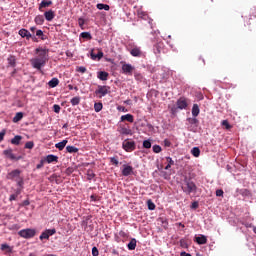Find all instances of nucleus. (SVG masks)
<instances>
[{"instance_id": "obj_48", "label": "nucleus", "mask_w": 256, "mask_h": 256, "mask_svg": "<svg viewBox=\"0 0 256 256\" xmlns=\"http://www.w3.org/2000/svg\"><path fill=\"white\" fill-rule=\"evenodd\" d=\"M39 239H40L41 241H43V239H49V234H47V231H46V230L41 233Z\"/></svg>"}, {"instance_id": "obj_12", "label": "nucleus", "mask_w": 256, "mask_h": 256, "mask_svg": "<svg viewBox=\"0 0 256 256\" xmlns=\"http://www.w3.org/2000/svg\"><path fill=\"white\" fill-rule=\"evenodd\" d=\"M18 34L20 35V37H22L23 39H27V41H29V39H31V32H29L27 29L22 28L19 30Z\"/></svg>"}, {"instance_id": "obj_20", "label": "nucleus", "mask_w": 256, "mask_h": 256, "mask_svg": "<svg viewBox=\"0 0 256 256\" xmlns=\"http://www.w3.org/2000/svg\"><path fill=\"white\" fill-rule=\"evenodd\" d=\"M68 141L67 140H62L61 142H58L55 144L56 149L59 151H63L65 147L67 146Z\"/></svg>"}, {"instance_id": "obj_62", "label": "nucleus", "mask_w": 256, "mask_h": 256, "mask_svg": "<svg viewBox=\"0 0 256 256\" xmlns=\"http://www.w3.org/2000/svg\"><path fill=\"white\" fill-rule=\"evenodd\" d=\"M22 205H23V207L29 206V205H30L29 200H24V201L22 202Z\"/></svg>"}, {"instance_id": "obj_4", "label": "nucleus", "mask_w": 256, "mask_h": 256, "mask_svg": "<svg viewBox=\"0 0 256 256\" xmlns=\"http://www.w3.org/2000/svg\"><path fill=\"white\" fill-rule=\"evenodd\" d=\"M30 63L34 69L41 71V67H45L47 61L41 60L39 58H33L30 60Z\"/></svg>"}, {"instance_id": "obj_22", "label": "nucleus", "mask_w": 256, "mask_h": 256, "mask_svg": "<svg viewBox=\"0 0 256 256\" xmlns=\"http://www.w3.org/2000/svg\"><path fill=\"white\" fill-rule=\"evenodd\" d=\"M98 79H100V81H107V79H109V73L105 71H100L98 73Z\"/></svg>"}, {"instance_id": "obj_39", "label": "nucleus", "mask_w": 256, "mask_h": 256, "mask_svg": "<svg viewBox=\"0 0 256 256\" xmlns=\"http://www.w3.org/2000/svg\"><path fill=\"white\" fill-rule=\"evenodd\" d=\"M80 37H82V39H89V40L93 39V37L91 36V33L89 32H82L80 34Z\"/></svg>"}, {"instance_id": "obj_37", "label": "nucleus", "mask_w": 256, "mask_h": 256, "mask_svg": "<svg viewBox=\"0 0 256 256\" xmlns=\"http://www.w3.org/2000/svg\"><path fill=\"white\" fill-rule=\"evenodd\" d=\"M36 37H40L42 41H45L47 39V36L43 33L42 30H37L36 31Z\"/></svg>"}, {"instance_id": "obj_31", "label": "nucleus", "mask_w": 256, "mask_h": 256, "mask_svg": "<svg viewBox=\"0 0 256 256\" xmlns=\"http://www.w3.org/2000/svg\"><path fill=\"white\" fill-rule=\"evenodd\" d=\"M21 139H23V137L17 135L14 138L11 139V143L12 145H19L21 143Z\"/></svg>"}, {"instance_id": "obj_32", "label": "nucleus", "mask_w": 256, "mask_h": 256, "mask_svg": "<svg viewBox=\"0 0 256 256\" xmlns=\"http://www.w3.org/2000/svg\"><path fill=\"white\" fill-rule=\"evenodd\" d=\"M166 161H167L168 165L165 167V170H166V171H169V168H170L172 165H175V161H173V158H172V157H166Z\"/></svg>"}, {"instance_id": "obj_64", "label": "nucleus", "mask_w": 256, "mask_h": 256, "mask_svg": "<svg viewBox=\"0 0 256 256\" xmlns=\"http://www.w3.org/2000/svg\"><path fill=\"white\" fill-rule=\"evenodd\" d=\"M180 256H191V254L187 252H181Z\"/></svg>"}, {"instance_id": "obj_45", "label": "nucleus", "mask_w": 256, "mask_h": 256, "mask_svg": "<svg viewBox=\"0 0 256 256\" xmlns=\"http://www.w3.org/2000/svg\"><path fill=\"white\" fill-rule=\"evenodd\" d=\"M143 147H144V149H151V141L144 140L143 141Z\"/></svg>"}, {"instance_id": "obj_6", "label": "nucleus", "mask_w": 256, "mask_h": 256, "mask_svg": "<svg viewBox=\"0 0 256 256\" xmlns=\"http://www.w3.org/2000/svg\"><path fill=\"white\" fill-rule=\"evenodd\" d=\"M110 89L111 88L109 86H98L95 94L100 95L99 98L101 99V97H105V95H108Z\"/></svg>"}, {"instance_id": "obj_11", "label": "nucleus", "mask_w": 256, "mask_h": 256, "mask_svg": "<svg viewBox=\"0 0 256 256\" xmlns=\"http://www.w3.org/2000/svg\"><path fill=\"white\" fill-rule=\"evenodd\" d=\"M8 67H17V57L15 55L10 54L7 58Z\"/></svg>"}, {"instance_id": "obj_36", "label": "nucleus", "mask_w": 256, "mask_h": 256, "mask_svg": "<svg viewBox=\"0 0 256 256\" xmlns=\"http://www.w3.org/2000/svg\"><path fill=\"white\" fill-rule=\"evenodd\" d=\"M1 250L6 251V253H11L13 251L11 246H9L8 244H2L1 245Z\"/></svg>"}, {"instance_id": "obj_55", "label": "nucleus", "mask_w": 256, "mask_h": 256, "mask_svg": "<svg viewBox=\"0 0 256 256\" xmlns=\"http://www.w3.org/2000/svg\"><path fill=\"white\" fill-rule=\"evenodd\" d=\"M43 165H45V160H41L40 163L36 165V169H43Z\"/></svg>"}, {"instance_id": "obj_34", "label": "nucleus", "mask_w": 256, "mask_h": 256, "mask_svg": "<svg viewBox=\"0 0 256 256\" xmlns=\"http://www.w3.org/2000/svg\"><path fill=\"white\" fill-rule=\"evenodd\" d=\"M191 154L193 155V157H199V155H201V150L199 149V147H194L191 150Z\"/></svg>"}, {"instance_id": "obj_17", "label": "nucleus", "mask_w": 256, "mask_h": 256, "mask_svg": "<svg viewBox=\"0 0 256 256\" xmlns=\"http://www.w3.org/2000/svg\"><path fill=\"white\" fill-rule=\"evenodd\" d=\"M120 121H128V123H133V121H135V118L132 114H126L121 116Z\"/></svg>"}, {"instance_id": "obj_63", "label": "nucleus", "mask_w": 256, "mask_h": 256, "mask_svg": "<svg viewBox=\"0 0 256 256\" xmlns=\"http://www.w3.org/2000/svg\"><path fill=\"white\" fill-rule=\"evenodd\" d=\"M119 235H120V237H124V238L127 237V234L125 231H120Z\"/></svg>"}, {"instance_id": "obj_13", "label": "nucleus", "mask_w": 256, "mask_h": 256, "mask_svg": "<svg viewBox=\"0 0 256 256\" xmlns=\"http://www.w3.org/2000/svg\"><path fill=\"white\" fill-rule=\"evenodd\" d=\"M53 5V1L51 0H42L39 4V11H43V9H47V7H51Z\"/></svg>"}, {"instance_id": "obj_40", "label": "nucleus", "mask_w": 256, "mask_h": 256, "mask_svg": "<svg viewBox=\"0 0 256 256\" xmlns=\"http://www.w3.org/2000/svg\"><path fill=\"white\" fill-rule=\"evenodd\" d=\"M221 124H222V127H225V129H227V131H229V129L233 127L231 126V124H229V121L227 120H223Z\"/></svg>"}, {"instance_id": "obj_3", "label": "nucleus", "mask_w": 256, "mask_h": 256, "mask_svg": "<svg viewBox=\"0 0 256 256\" xmlns=\"http://www.w3.org/2000/svg\"><path fill=\"white\" fill-rule=\"evenodd\" d=\"M122 148L127 153H131V152L135 151V149H137V146L135 144V141H130L129 139H126L122 142Z\"/></svg>"}, {"instance_id": "obj_46", "label": "nucleus", "mask_w": 256, "mask_h": 256, "mask_svg": "<svg viewBox=\"0 0 256 256\" xmlns=\"http://www.w3.org/2000/svg\"><path fill=\"white\" fill-rule=\"evenodd\" d=\"M33 147H35V143H33V141L26 142L25 149H33Z\"/></svg>"}, {"instance_id": "obj_41", "label": "nucleus", "mask_w": 256, "mask_h": 256, "mask_svg": "<svg viewBox=\"0 0 256 256\" xmlns=\"http://www.w3.org/2000/svg\"><path fill=\"white\" fill-rule=\"evenodd\" d=\"M149 211H155V203L152 200L147 201Z\"/></svg>"}, {"instance_id": "obj_43", "label": "nucleus", "mask_w": 256, "mask_h": 256, "mask_svg": "<svg viewBox=\"0 0 256 256\" xmlns=\"http://www.w3.org/2000/svg\"><path fill=\"white\" fill-rule=\"evenodd\" d=\"M19 193H21L19 190L15 194L10 195L9 201H16L17 197H19Z\"/></svg>"}, {"instance_id": "obj_30", "label": "nucleus", "mask_w": 256, "mask_h": 256, "mask_svg": "<svg viewBox=\"0 0 256 256\" xmlns=\"http://www.w3.org/2000/svg\"><path fill=\"white\" fill-rule=\"evenodd\" d=\"M23 119V112H18L13 118V123H19Z\"/></svg>"}, {"instance_id": "obj_19", "label": "nucleus", "mask_w": 256, "mask_h": 256, "mask_svg": "<svg viewBox=\"0 0 256 256\" xmlns=\"http://www.w3.org/2000/svg\"><path fill=\"white\" fill-rule=\"evenodd\" d=\"M45 161H47L48 163H57V161H59V157H57L56 155L50 154L46 156Z\"/></svg>"}, {"instance_id": "obj_54", "label": "nucleus", "mask_w": 256, "mask_h": 256, "mask_svg": "<svg viewBox=\"0 0 256 256\" xmlns=\"http://www.w3.org/2000/svg\"><path fill=\"white\" fill-rule=\"evenodd\" d=\"M189 123H191V125H197V123H199V120H197V118H190Z\"/></svg>"}, {"instance_id": "obj_15", "label": "nucleus", "mask_w": 256, "mask_h": 256, "mask_svg": "<svg viewBox=\"0 0 256 256\" xmlns=\"http://www.w3.org/2000/svg\"><path fill=\"white\" fill-rule=\"evenodd\" d=\"M195 241L198 245H206L207 236H205V235L196 236Z\"/></svg>"}, {"instance_id": "obj_24", "label": "nucleus", "mask_w": 256, "mask_h": 256, "mask_svg": "<svg viewBox=\"0 0 256 256\" xmlns=\"http://www.w3.org/2000/svg\"><path fill=\"white\" fill-rule=\"evenodd\" d=\"M132 57H141V48L135 47L130 51Z\"/></svg>"}, {"instance_id": "obj_35", "label": "nucleus", "mask_w": 256, "mask_h": 256, "mask_svg": "<svg viewBox=\"0 0 256 256\" xmlns=\"http://www.w3.org/2000/svg\"><path fill=\"white\" fill-rule=\"evenodd\" d=\"M96 7H97V9H99L100 11H103V9H104V11H109V9H110L109 5L103 4V3L97 4Z\"/></svg>"}, {"instance_id": "obj_51", "label": "nucleus", "mask_w": 256, "mask_h": 256, "mask_svg": "<svg viewBox=\"0 0 256 256\" xmlns=\"http://www.w3.org/2000/svg\"><path fill=\"white\" fill-rule=\"evenodd\" d=\"M53 111H54V113H60L61 112V106H59V104H54L53 105Z\"/></svg>"}, {"instance_id": "obj_26", "label": "nucleus", "mask_w": 256, "mask_h": 256, "mask_svg": "<svg viewBox=\"0 0 256 256\" xmlns=\"http://www.w3.org/2000/svg\"><path fill=\"white\" fill-rule=\"evenodd\" d=\"M91 59H93V61L97 60H101L103 59V51H99L97 54H94L93 52H91Z\"/></svg>"}, {"instance_id": "obj_27", "label": "nucleus", "mask_w": 256, "mask_h": 256, "mask_svg": "<svg viewBox=\"0 0 256 256\" xmlns=\"http://www.w3.org/2000/svg\"><path fill=\"white\" fill-rule=\"evenodd\" d=\"M34 21L36 25H43V23H45V18L43 17V15H38L35 17Z\"/></svg>"}, {"instance_id": "obj_14", "label": "nucleus", "mask_w": 256, "mask_h": 256, "mask_svg": "<svg viewBox=\"0 0 256 256\" xmlns=\"http://www.w3.org/2000/svg\"><path fill=\"white\" fill-rule=\"evenodd\" d=\"M133 173V166L124 165V168L122 170V175L124 177H129Z\"/></svg>"}, {"instance_id": "obj_56", "label": "nucleus", "mask_w": 256, "mask_h": 256, "mask_svg": "<svg viewBox=\"0 0 256 256\" xmlns=\"http://www.w3.org/2000/svg\"><path fill=\"white\" fill-rule=\"evenodd\" d=\"M78 25H79V27H83V25H85V19L79 18L78 19Z\"/></svg>"}, {"instance_id": "obj_25", "label": "nucleus", "mask_w": 256, "mask_h": 256, "mask_svg": "<svg viewBox=\"0 0 256 256\" xmlns=\"http://www.w3.org/2000/svg\"><path fill=\"white\" fill-rule=\"evenodd\" d=\"M200 112H201V110L199 109V105L198 104H193V107H192L193 117H198Z\"/></svg>"}, {"instance_id": "obj_50", "label": "nucleus", "mask_w": 256, "mask_h": 256, "mask_svg": "<svg viewBox=\"0 0 256 256\" xmlns=\"http://www.w3.org/2000/svg\"><path fill=\"white\" fill-rule=\"evenodd\" d=\"M110 162L115 165V167L119 166V160L116 157L110 158Z\"/></svg>"}, {"instance_id": "obj_8", "label": "nucleus", "mask_w": 256, "mask_h": 256, "mask_svg": "<svg viewBox=\"0 0 256 256\" xmlns=\"http://www.w3.org/2000/svg\"><path fill=\"white\" fill-rule=\"evenodd\" d=\"M21 177V170L16 169L7 174L6 179L13 181V179H19Z\"/></svg>"}, {"instance_id": "obj_29", "label": "nucleus", "mask_w": 256, "mask_h": 256, "mask_svg": "<svg viewBox=\"0 0 256 256\" xmlns=\"http://www.w3.org/2000/svg\"><path fill=\"white\" fill-rule=\"evenodd\" d=\"M49 87H51L52 89L57 87V85H59V79L57 78H52L49 82H48Z\"/></svg>"}, {"instance_id": "obj_60", "label": "nucleus", "mask_w": 256, "mask_h": 256, "mask_svg": "<svg viewBox=\"0 0 256 256\" xmlns=\"http://www.w3.org/2000/svg\"><path fill=\"white\" fill-rule=\"evenodd\" d=\"M164 146L165 147H171V141H169V139H165L164 140Z\"/></svg>"}, {"instance_id": "obj_10", "label": "nucleus", "mask_w": 256, "mask_h": 256, "mask_svg": "<svg viewBox=\"0 0 256 256\" xmlns=\"http://www.w3.org/2000/svg\"><path fill=\"white\" fill-rule=\"evenodd\" d=\"M176 105H177L178 109L183 110V109H187L189 104L187 103L186 98L181 97L180 99L177 100Z\"/></svg>"}, {"instance_id": "obj_49", "label": "nucleus", "mask_w": 256, "mask_h": 256, "mask_svg": "<svg viewBox=\"0 0 256 256\" xmlns=\"http://www.w3.org/2000/svg\"><path fill=\"white\" fill-rule=\"evenodd\" d=\"M46 233L48 234V237H51L57 233V230L55 228L46 230Z\"/></svg>"}, {"instance_id": "obj_16", "label": "nucleus", "mask_w": 256, "mask_h": 256, "mask_svg": "<svg viewBox=\"0 0 256 256\" xmlns=\"http://www.w3.org/2000/svg\"><path fill=\"white\" fill-rule=\"evenodd\" d=\"M46 21H52L55 19V12L53 10H48L44 13Z\"/></svg>"}, {"instance_id": "obj_61", "label": "nucleus", "mask_w": 256, "mask_h": 256, "mask_svg": "<svg viewBox=\"0 0 256 256\" xmlns=\"http://www.w3.org/2000/svg\"><path fill=\"white\" fill-rule=\"evenodd\" d=\"M5 133H6L5 130L0 132V143L1 141H3V139H5Z\"/></svg>"}, {"instance_id": "obj_38", "label": "nucleus", "mask_w": 256, "mask_h": 256, "mask_svg": "<svg viewBox=\"0 0 256 256\" xmlns=\"http://www.w3.org/2000/svg\"><path fill=\"white\" fill-rule=\"evenodd\" d=\"M103 109V103L98 102L94 104V110L96 113H99Z\"/></svg>"}, {"instance_id": "obj_1", "label": "nucleus", "mask_w": 256, "mask_h": 256, "mask_svg": "<svg viewBox=\"0 0 256 256\" xmlns=\"http://www.w3.org/2000/svg\"><path fill=\"white\" fill-rule=\"evenodd\" d=\"M181 189L186 195H191V193H197V185L191 179L185 177L181 183Z\"/></svg>"}, {"instance_id": "obj_33", "label": "nucleus", "mask_w": 256, "mask_h": 256, "mask_svg": "<svg viewBox=\"0 0 256 256\" xmlns=\"http://www.w3.org/2000/svg\"><path fill=\"white\" fill-rule=\"evenodd\" d=\"M66 151L68 153H79V148H77L75 146H67Z\"/></svg>"}, {"instance_id": "obj_59", "label": "nucleus", "mask_w": 256, "mask_h": 256, "mask_svg": "<svg viewBox=\"0 0 256 256\" xmlns=\"http://www.w3.org/2000/svg\"><path fill=\"white\" fill-rule=\"evenodd\" d=\"M17 185H18V187H23V178H18V180H17Z\"/></svg>"}, {"instance_id": "obj_42", "label": "nucleus", "mask_w": 256, "mask_h": 256, "mask_svg": "<svg viewBox=\"0 0 256 256\" xmlns=\"http://www.w3.org/2000/svg\"><path fill=\"white\" fill-rule=\"evenodd\" d=\"M240 195H243L244 197H249L251 195V192H249V190L247 189H241L239 191Z\"/></svg>"}, {"instance_id": "obj_18", "label": "nucleus", "mask_w": 256, "mask_h": 256, "mask_svg": "<svg viewBox=\"0 0 256 256\" xmlns=\"http://www.w3.org/2000/svg\"><path fill=\"white\" fill-rule=\"evenodd\" d=\"M163 47H165V45L163 44V42H158L155 46H154V53L156 55L161 54V51L163 50Z\"/></svg>"}, {"instance_id": "obj_2", "label": "nucleus", "mask_w": 256, "mask_h": 256, "mask_svg": "<svg viewBox=\"0 0 256 256\" xmlns=\"http://www.w3.org/2000/svg\"><path fill=\"white\" fill-rule=\"evenodd\" d=\"M18 235L23 239H33L37 235V230L31 228L23 229L18 232Z\"/></svg>"}, {"instance_id": "obj_44", "label": "nucleus", "mask_w": 256, "mask_h": 256, "mask_svg": "<svg viewBox=\"0 0 256 256\" xmlns=\"http://www.w3.org/2000/svg\"><path fill=\"white\" fill-rule=\"evenodd\" d=\"M94 177H95V173L93 172V170H88L87 171L88 181H91V179H94Z\"/></svg>"}, {"instance_id": "obj_58", "label": "nucleus", "mask_w": 256, "mask_h": 256, "mask_svg": "<svg viewBox=\"0 0 256 256\" xmlns=\"http://www.w3.org/2000/svg\"><path fill=\"white\" fill-rule=\"evenodd\" d=\"M191 208L192 209H198L199 208V202H197V201L193 202L192 205H191Z\"/></svg>"}, {"instance_id": "obj_53", "label": "nucleus", "mask_w": 256, "mask_h": 256, "mask_svg": "<svg viewBox=\"0 0 256 256\" xmlns=\"http://www.w3.org/2000/svg\"><path fill=\"white\" fill-rule=\"evenodd\" d=\"M92 255L99 256V249H97V247H95V246L92 248Z\"/></svg>"}, {"instance_id": "obj_7", "label": "nucleus", "mask_w": 256, "mask_h": 256, "mask_svg": "<svg viewBox=\"0 0 256 256\" xmlns=\"http://www.w3.org/2000/svg\"><path fill=\"white\" fill-rule=\"evenodd\" d=\"M135 68L131 64L123 63L122 65V73L124 75H133Z\"/></svg>"}, {"instance_id": "obj_47", "label": "nucleus", "mask_w": 256, "mask_h": 256, "mask_svg": "<svg viewBox=\"0 0 256 256\" xmlns=\"http://www.w3.org/2000/svg\"><path fill=\"white\" fill-rule=\"evenodd\" d=\"M76 71H77L78 73H87V68H85V66H78V67L76 68Z\"/></svg>"}, {"instance_id": "obj_21", "label": "nucleus", "mask_w": 256, "mask_h": 256, "mask_svg": "<svg viewBox=\"0 0 256 256\" xmlns=\"http://www.w3.org/2000/svg\"><path fill=\"white\" fill-rule=\"evenodd\" d=\"M119 133H121V135H133V131L125 126L120 128Z\"/></svg>"}, {"instance_id": "obj_28", "label": "nucleus", "mask_w": 256, "mask_h": 256, "mask_svg": "<svg viewBox=\"0 0 256 256\" xmlns=\"http://www.w3.org/2000/svg\"><path fill=\"white\" fill-rule=\"evenodd\" d=\"M70 103L73 107L79 105L81 103V97L79 96H76V97H73L71 100H70Z\"/></svg>"}, {"instance_id": "obj_9", "label": "nucleus", "mask_w": 256, "mask_h": 256, "mask_svg": "<svg viewBox=\"0 0 256 256\" xmlns=\"http://www.w3.org/2000/svg\"><path fill=\"white\" fill-rule=\"evenodd\" d=\"M3 154L8 158L11 159L12 161H19L21 157L16 158L15 154H13V149L9 148L3 151Z\"/></svg>"}, {"instance_id": "obj_23", "label": "nucleus", "mask_w": 256, "mask_h": 256, "mask_svg": "<svg viewBox=\"0 0 256 256\" xmlns=\"http://www.w3.org/2000/svg\"><path fill=\"white\" fill-rule=\"evenodd\" d=\"M137 247V240L135 238H132L131 241L128 243V249L129 251H135Z\"/></svg>"}, {"instance_id": "obj_5", "label": "nucleus", "mask_w": 256, "mask_h": 256, "mask_svg": "<svg viewBox=\"0 0 256 256\" xmlns=\"http://www.w3.org/2000/svg\"><path fill=\"white\" fill-rule=\"evenodd\" d=\"M35 52L38 55L36 59L47 62V53H49V50L43 48H36Z\"/></svg>"}, {"instance_id": "obj_57", "label": "nucleus", "mask_w": 256, "mask_h": 256, "mask_svg": "<svg viewBox=\"0 0 256 256\" xmlns=\"http://www.w3.org/2000/svg\"><path fill=\"white\" fill-rule=\"evenodd\" d=\"M216 197H223V190L222 189L216 190Z\"/></svg>"}, {"instance_id": "obj_52", "label": "nucleus", "mask_w": 256, "mask_h": 256, "mask_svg": "<svg viewBox=\"0 0 256 256\" xmlns=\"http://www.w3.org/2000/svg\"><path fill=\"white\" fill-rule=\"evenodd\" d=\"M162 149H161V146L159 145H154L153 146V152L154 153H161Z\"/></svg>"}]
</instances>
